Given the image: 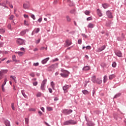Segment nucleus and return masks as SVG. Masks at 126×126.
<instances>
[{"label":"nucleus","mask_w":126,"mask_h":126,"mask_svg":"<svg viewBox=\"0 0 126 126\" xmlns=\"http://www.w3.org/2000/svg\"><path fill=\"white\" fill-rule=\"evenodd\" d=\"M102 5L103 8H104L105 9H106V8H108V7H109V4L108 3L102 4Z\"/></svg>","instance_id":"19"},{"label":"nucleus","mask_w":126,"mask_h":126,"mask_svg":"<svg viewBox=\"0 0 126 126\" xmlns=\"http://www.w3.org/2000/svg\"><path fill=\"white\" fill-rule=\"evenodd\" d=\"M70 12V13H74V12H75V9H73L71 10Z\"/></svg>","instance_id":"53"},{"label":"nucleus","mask_w":126,"mask_h":126,"mask_svg":"<svg viewBox=\"0 0 126 126\" xmlns=\"http://www.w3.org/2000/svg\"><path fill=\"white\" fill-rule=\"evenodd\" d=\"M59 61V59L58 58H55L54 60H53V62H58Z\"/></svg>","instance_id":"63"},{"label":"nucleus","mask_w":126,"mask_h":126,"mask_svg":"<svg viewBox=\"0 0 126 126\" xmlns=\"http://www.w3.org/2000/svg\"><path fill=\"white\" fill-rule=\"evenodd\" d=\"M38 114H39V116H42V115H43V113L40 111H38Z\"/></svg>","instance_id":"62"},{"label":"nucleus","mask_w":126,"mask_h":126,"mask_svg":"<svg viewBox=\"0 0 126 126\" xmlns=\"http://www.w3.org/2000/svg\"><path fill=\"white\" fill-rule=\"evenodd\" d=\"M48 90H49V92H50V93H53V90H52V89L49 88Z\"/></svg>","instance_id":"60"},{"label":"nucleus","mask_w":126,"mask_h":126,"mask_svg":"<svg viewBox=\"0 0 126 126\" xmlns=\"http://www.w3.org/2000/svg\"><path fill=\"white\" fill-rule=\"evenodd\" d=\"M32 84H33V86H37L38 85V82H37V81L33 82H32Z\"/></svg>","instance_id":"39"},{"label":"nucleus","mask_w":126,"mask_h":126,"mask_svg":"<svg viewBox=\"0 0 126 126\" xmlns=\"http://www.w3.org/2000/svg\"><path fill=\"white\" fill-rule=\"evenodd\" d=\"M89 69H90V66H85L82 69L83 70L85 71L89 70Z\"/></svg>","instance_id":"18"},{"label":"nucleus","mask_w":126,"mask_h":126,"mask_svg":"<svg viewBox=\"0 0 126 126\" xmlns=\"http://www.w3.org/2000/svg\"><path fill=\"white\" fill-rule=\"evenodd\" d=\"M29 122V120L28 119H27V118H26L25 119L26 124H28Z\"/></svg>","instance_id":"59"},{"label":"nucleus","mask_w":126,"mask_h":126,"mask_svg":"<svg viewBox=\"0 0 126 126\" xmlns=\"http://www.w3.org/2000/svg\"><path fill=\"white\" fill-rule=\"evenodd\" d=\"M20 50L21 51H23L24 53H25V49L23 47H22L21 49H20Z\"/></svg>","instance_id":"57"},{"label":"nucleus","mask_w":126,"mask_h":126,"mask_svg":"<svg viewBox=\"0 0 126 126\" xmlns=\"http://www.w3.org/2000/svg\"><path fill=\"white\" fill-rule=\"evenodd\" d=\"M4 32H5V29H0V33H1V34H3V33H4Z\"/></svg>","instance_id":"36"},{"label":"nucleus","mask_w":126,"mask_h":126,"mask_svg":"<svg viewBox=\"0 0 126 126\" xmlns=\"http://www.w3.org/2000/svg\"><path fill=\"white\" fill-rule=\"evenodd\" d=\"M47 110H48V111H53V108H52V107H47Z\"/></svg>","instance_id":"46"},{"label":"nucleus","mask_w":126,"mask_h":126,"mask_svg":"<svg viewBox=\"0 0 126 126\" xmlns=\"http://www.w3.org/2000/svg\"><path fill=\"white\" fill-rule=\"evenodd\" d=\"M93 18L92 17H89L87 18V21H90V20H92Z\"/></svg>","instance_id":"47"},{"label":"nucleus","mask_w":126,"mask_h":126,"mask_svg":"<svg viewBox=\"0 0 126 126\" xmlns=\"http://www.w3.org/2000/svg\"><path fill=\"white\" fill-rule=\"evenodd\" d=\"M32 18L33 19V20L36 19V17H35V15H34V14H32Z\"/></svg>","instance_id":"61"},{"label":"nucleus","mask_w":126,"mask_h":126,"mask_svg":"<svg viewBox=\"0 0 126 126\" xmlns=\"http://www.w3.org/2000/svg\"><path fill=\"white\" fill-rule=\"evenodd\" d=\"M39 32H40V29L37 28V29H34L32 32V33H39Z\"/></svg>","instance_id":"27"},{"label":"nucleus","mask_w":126,"mask_h":126,"mask_svg":"<svg viewBox=\"0 0 126 126\" xmlns=\"http://www.w3.org/2000/svg\"><path fill=\"white\" fill-rule=\"evenodd\" d=\"M38 22H39V23H41V22H42V18H39L38 20H37Z\"/></svg>","instance_id":"56"},{"label":"nucleus","mask_w":126,"mask_h":126,"mask_svg":"<svg viewBox=\"0 0 126 126\" xmlns=\"http://www.w3.org/2000/svg\"><path fill=\"white\" fill-rule=\"evenodd\" d=\"M24 25H25L26 26H29V24L28 23V22H27V21L25 20L24 22Z\"/></svg>","instance_id":"37"},{"label":"nucleus","mask_w":126,"mask_h":126,"mask_svg":"<svg viewBox=\"0 0 126 126\" xmlns=\"http://www.w3.org/2000/svg\"><path fill=\"white\" fill-rule=\"evenodd\" d=\"M66 19H67V21H68V22H69V21H70V20H71V19H70V18L68 16H66Z\"/></svg>","instance_id":"51"},{"label":"nucleus","mask_w":126,"mask_h":126,"mask_svg":"<svg viewBox=\"0 0 126 126\" xmlns=\"http://www.w3.org/2000/svg\"><path fill=\"white\" fill-rule=\"evenodd\" d=\"M4 85H3V84H2V86H1V89L2 91H4Z\"/></svg>","instance_id":"58"},{"label":"nucleus","mask_w":126,"mask_h":126,"mask_svg":"<svg viewBox=\"0 0 126 126\" xmlns=\"http://www.w3.org/2000/svg\"><path fill=\"white\" fill-rule=\"evenodd\" d=\"M76 124H77V121L73 120H69L63 122L64 126H74Z\"/></svg>","instance_id":"1"},{"label":"nucleus","mask_w":126,"mask_h":126,"mask_svg":"<svg viewBox=\"0 0 126 126\" xmlns=\"http://www.w3.org/2000/svg\"><path fill=\"white\" fill-rule=\"evenodd\" d=\"M24 52H16V54H18V56L19 57H22V56H23V55H24Z\"/></svg>","instance_id":"28"},{"label":"nucleus","mask_w":126,"mask_h":126,"mask_svg":"<svg viewBox=\"0 0 126 126\" xmlns=\"http://www.w3.org/2000/svg\"><path fill=\"white\" fill-rule=\"evenodd\" d=\"M66 44L67 46L68 47L69 46H70V45H71V44H72V42H71L70 41V40L67 39L66 40Z\"/></svg>","instance_id":"16"},{"label":"nucleus","mask_w":126,"mask_h":126,"mask_svg":"<svg viewBox=\"0 0 126 126\" xmlns=\"http://www.w3.org/2000/svg\"><path fill=\"white\" fill-rule=\"evenodd\" d=\"M70 87V86L68 85H65L63 87V89L64 91V93H66L67 92V89H68Z\"/></svg>","instance_id":"7"},{"label":"nucleus","mask_w":126,"mask_h":126,"mask_svg":"<svg viewBox=\"0 0 126 126\" xmlns=\"http://www.w3.org/2000/svg\"><path fill=\"white\" fill-rule=\"evenodd\" d=\"M47 81H48L47 79H45L44 80H43L42 81V82L41 83V86H40V89L42 91H45V90H46L45 88H46V84H47Z\"/></svg>","instance_id":"2"},{"label":"nucleus","mask_w":126,"mask_h":126,"mask_svg":"<svg viewBox=\"0 0 126 126\" xmlns=\"http://www.w3.org/2000/svg\"><path fill=\"white\" fill-rule=\"evenodd\" d=\"M84 13H85V14H86V15H89V14H90L91 13V12L89 10H86L84 11Z\"/></svg>","instance_id":"31"},{"label":"nucleus","mask_w":126,"mask_h":126,"mask_svg":"<svg viewBox=\"0 0 126 126\" xmlns=\"http://www.w3.org/2000/svg\"><path fill=\"white\" fill-rule=\"evenodd\" d=\"M24 17H25V18H28L29 16H28V15H27L26 14H24Z\"/></svg>","instance_id":"64"},{"label":"nucleus","mask_w":126,"mask_h":126,"mask_svg":"<svg viewBox=\"0 0 126 126\" xmlns=\"http://www.w3.org/2000/svg\"><path fill=\"white\" fill-rule=\"evenodd\" d=\"M86 48V50H91V46L88 45L87 46H83L82 47V50H84Z\"/></svg>","instance_id":"17"},{"label":"nucleus","mask_w":126,"mask_h":126,"mask_svg":"<svg viewBox=\"0 0 126 126\" xmlns=\"http://www.w3.org/2000/svg\"><path fill=\"white\" fill-rule=\"evenodd\" d=\"M83 94H84V95H87L88 94H89V92H88V91L86 90H84L83 91H82Z\"/></svg>","instance_id":"25"},{"label":"nucleus","mask_w":126,"mask_h":126,"mask_svg":"<svg viewBox=\"0 0 126 126\" xmlns=\"http://www.w3.org/2000/svg\"><path fill=\"white\" fill-rule=\"evenodd\" d=\"M104 49H106V46L105 45H103L101 47H100V48H98L97 49V51H98V52H102V51H104Z\"/></svg>","instance_id":"14"},{"label":"nucleus","mask_w":126,"mask_h":126,"mask_svg":"<svg viewBox=\"0 0 126 126\" xmlns=\"http://www.w3.org/2000/svg\"><path fill=\"white\" fill-rule=\"evenodd\" d=\"M97 15H98V16H99V17H101V16H102L103 14L101 12V10H100V9H97Z\"/></svg>","instance_id":"20"},{"label":"nucleus","mask_w":126,"mask_h":126,"mask_svg":"<svg viewBox=\"0 0 126 126\" xmlns=\"http://www.w3.org/2000/svg\"><path fill=\"white\" fill-rule=\"evenodd\" d=\"M23 7H24V8H25V9H27V8H28V7H29V5H27V4H26V3H24L23 5Z\"/></svg>","instance_id":"32"},{"label":"nucleus","mask_w":126,"mask_h":126,"mask_svg":"<svg viewBox=\"0 0 126 126\" xmlns=\"http://www.w3.org/2000/svg\"><path fill=\"white\" fill-rule=\"evenodd\" d=\"M21 93L25 98H27V95H26L25 92H24V91L23 90L21 91Z\"/></svg>","instance_id":"30"},{"label":"nucleus","mask_w":126,"mask_h":126,"mask_svg":"<svg viewBox=\"0 0 126 126\" xmlns=\"http://www.w3.org/2000/svg\"><path fill=\"white\" fill-rule=\"evenodd\" d=\"M50 85H51V86L52 88V89H53V90H55V83L54 82V81H52L51 83H50Z\"/></svg>","instance_id":"24"},{"label":"nucleus","mask_w":126,"mask_h":126,"mask_svg":"<svg viewBox=\"0 0 126 126\" xmlns=\"http://www.w3.org/2000/svg\"><path fill=\"white\" fill-rule=\"evenodd\" d=\"M24 42H25L24 40L21 38H18L17 40V44H18V45H24Z\"/></svg>","instance_id":"5"},{"label":"nucleus","mask_w":126,"mask_h":126,"mask_svg":"<svg viewBox=\"0 0 126 126\" xmlns=\"http://www.w3.org/2000/svg\"><path fill=\"white\" fill-rule=\"evenodd\" d=\"M107 78H108V76H107V75H105L103 77V82H104V83H106V82H107Z\"/></svg>","instance_id":"29"},{"label":"nucleus","mask_w":126,"mask_h":126,"mask_svg":"<svg viewBox=\"0 0 126 126\" xmlns=\"http://www.w3.org/2000/svg\"><path fill=\"white\" fill-rule=\"evenodd\" d=\"M11 108H12V110H13V111H14L15 110V107H14V103H11Z\"/></svg>","instance_id":"40"},{"label":"nucleus","mask_w":126,"mask_h":126,"mask_svg":"<svg viewBox=\"0 0 126 126\" xmlns=\"http://www.w3.org/2000/svg\"><path fill=\"white\" fill-rule=\"evenodd\" d=\"M96 76L92 77V81H93V83H96Z\"/></svg>","instance_id":"23"},{"label":"nucleus","mask_w":126,"mask_h":126,"mask_svg":"<svg viewBox=\"0 0 126 126\" xmlns=\"http://www.w3.org/2000/svg\"><path fill=\"white\" fill-rule=\"evenodd\" d=\"M4 43L2 42H0V48L3 47Z\"/></svg>","instance_id":"52"},{"label":"nucleus","mask_w":126,"mask_h":126,"mask_svg":"<svg viewBox=\"0 0 126 126\" xmlns=\"http://www.w3.org/2000/svg\"><path fill=\"white\" fill-rule=\"evenodd\" d=\"M62 72H63V73H61L60 75L62 77H67V76H68V71H65V70L63 69H62L61 70Z\"/></svg>","instance_id":"4"},{"label":"nucleus","mask_w":126,"mask_h":126,"mask_svg":"<svg viewBox=\"0 0 126 126\" xmlns=\"http://www.w3.org/2000/svg\"><path fill=\"white\" fill-rule=\"evenodd\" d=\"M115 77H116V76L115 75V74H111L109 76V79H110V80H112V79H114Z\"/></svg>","instance_id":"22"},{"label":"nucleus","mask_w":126,"mask_h":126,"mask_svg":"<svg viewBox=\"0 0 126 126\" xmlns=\"http://www.w3.org/2000/svg\"><path fill=\"white\" fill-rule=\"evenodd\" d=\"M41 95H42V93H41V92H38L36 94V97H41Z\"/></svg>","instance_id":"38"},{"label":"nucleus","mask_w":126,"mask_h":126,"mask_svg":"<svg viewBox=\"0 0 126 126\" xmlns=\"http://www.w3.org/2000/svg\"><path fill=\"white\" fill-rule=\"evenodd\" d=\"M49 60H50V58H49V57L43 59L41 61V63H42V64H45V63H47L48 62V61H49Z\"/></svg>","instance_id":"10"},{"label":"nucleus","mask_w":126,"mask_h":126,"mask_svg":"<svg viewBox=\"0 0 126 126\" xmlns=\"http://www.w3.org/2000/svg\"><path fill=\"white\" fill-rule=\"evenodd\" d=\"M41 41V39H38L37 40L35 41L36 44H39L40 43V41Z\"/></svg>","instance_id":"55"},{"label":"nucleus","mask_w":126,"mask_h":126,"mask_svg":"<svg viewBox=\"0 0 126 126\" xmlns=\"http://www.w3.org/2000/svg\"><path fill=\"white\" fill-rule=\"evenodd\" d=\"M87 27L88 28H94V27H95V25H94V24H92V23H90L87 26Z\"/></svg>","instance_id":"12"},{"label":"nucleus","mask_w":126,"mask_h":126,"mask_svg":"<svg viewBox=\"0 0 126 126\" xmlns=\"http://www.w3.org/2000/svg\"><path fill=\"white\" fill-rule=\"evenodd\" d=\"M121 95V93H118L116 94L115 95V96H114V99L116 98H118V97H120V96Z\"/></svg>","instance_id":"35"},{"label":"nucleus","mask_w":126,"mask_h":126,"mask_svg":"<svg viewBox=\"0 0 126 126\" xmlns=\"http://www.w3.org/2000/svg\"><path fill=\"white\" fill-rule=\"evenodd\" d=\"M0 71H2V75H3V74H5V73H7V70H1Z\"/></svg>","instance_id":"33"},{"label":"nucleus","mask_w":126,"mask_h":126,"mask_svg":"<svg viewBox=\"0 0 126 126\" xmlns=\"http://www.w3.org/2000/svg\"><path fill=\"white\" fill-rule=\"evenodd\" d=\"M102 82V78H97L96 79L95 83H97V84H101Z\"/></svg>","instance_id":"9"},{"label":"nucleus","mask_w":126,"mask_h":126,"mask_svg":"<svg viewBox=\"0 0 126 126\" xmlns=\"http://www.w3.org/2000/svg\"><path fill=\"white\" fill-rule=\"evenodd\" d=\"M81 35L84 37V38H87V35H86V34H84V33H82Z\"/></svg>","instance_id":"54"},{"label":"nucleus","mask_w":126,"mask_h":126,"mask_svg":"<svg viewBox=\"0 0 126 126\" xmlns=\"http://www.w3.org/2000/svg\"><path fill=\"white\" fill-rule=\"evenodd\" d=\"M11 78H12V79L14 80V82L16 83V80H15V77L13 76H10Z\"/></svg>","instance_id":"44"},{"label":"nucleus","mask_w":126,"mask_h":126,"mask_svg":"<svg viewBox=\"0 0 126 126\" xmlns=\"http://www.w3.org/2000/svg\"><path fill=\"white\" fill-rule=\"evenodd\" d=\"M26 32H27V30H24V31H22L20 32V35L24 36V35H25L26 34Z\"/></svg>","instance_id":"26"},{"label":"nucleus","mask_w":126,"mask_h":126,"mask_svg":"<svg viewBox=\"0 0 126 126\" xmlns=\"http://www.w3.org/2000/svg\"><path fill=\"white\" fill-rule=\"evenodd\" d=\"M100 66L101 67H106V66H107V64L104 63H101Z\"/></svg>","instance_id":"34"},{"label":"nucleus","mask_w":126,"mask_h":126,"mask_svg":"<svg viewBox=\"0 0 126 126\" xmlns=\"http://www.w3.org/2000/svg\"><path fill=\"white\" fill-rule=\"evenodd\" d=\"M3 75H2V71H0V80L2 79V76Z\"/></svg>","instance_id":"42"},{"label":"nucleus","mask_w":126,"mask_h":126,"mask_svg":"<svg viewBox=\"0 0 126 126\" xmlns=\"http://www.w3.org/2000/svg\"><path fill=\"white\" fill-rule=\"evenodd\" d=\"M116 55L117 56V57H119V58H122L123 57V54H122V52L121 51H118L116 52Z\"/></svg>","instance_id":"13"},{"label":"nucleus","mask_w":126,"mask_h":126,"mask_svg":"<svg viewBox=\"0 0 126 126\" xmlns=\"http://www.w3.org/2000/svg\"><path fill=\"white\" fill-rule=\"evenodd\" d=\"M4 124L6 126H10V122H9L8 120L5 121Z\"/></svg>","instance_id":"21"},{"label":"nucleus","mask_w":126,"mask_h":126,"mask_svg":"<svg viewBox=\"0 0 126 126\" xmlns=\"http://www.w3.org/2000/svg\"><path fill=\"white\" fill-rule=\"evenodd\" d=\"M6 81H7V79L6 78H5L4 79V82L3 83V85H5V84H6Z\"/></svg>","instance_id":"49"},{"label":"nucleus","mask_w":126,"mask_h":126,"mask_svg":"<svg viewBox=\"0 0 126 126\" xmlns=\"http://www.w3.org/2000/svg\"><path fill=\"white\" fill-rule=\"evenodd\" d=\"M14 18V15H11L9 18V19H10V20H12V19H13V18Z\"/></svg>","instance_id":"48"},{"label":"nucleus","mask_w":126,"mask_h":126,"mask_svg":"<svg viewBox=\"0 0 126 126\" xmlns=\"http://www.w3.org/2000/svg\"><path fill=\"white\" fill-rule=\"evenodd\" d=\"M106 14L108 18H113V14L111 12V11L108 10L106 12Z\"/></svg>","instance_id":"6"},{"label":"nucleus","mask_w":126,"mask_h":126,"mask_svg":"<svg viewBox=\"0 0 126 126\" xmlns=\"http://www.w3.org/2000/svg\"><path fill=\"white\" fill-rule=\"evenodd\" d=\"M33 66H38L39 65V63H33Z\"/></svg>","instance_id":"45"},{"label":"nucleus","mask_w":126,"mask_h":126,"mask_svg":"<svg viewBox=\"0 0 126 126\" xmlns=\"http://www.w3.org/2000/svg\"><path fill=\"white\" fill-rule=\"evenodd\" d=\"M62 112L63 114L65 115V116H67V115H70V114H71L72 113V110L71 109H63L62 111Z\"/></svg>","instance_id":"3"},{"label":"nucleus","mask_w":126,"mask_h":126,"mask_svg":"<svg viewBox=\"0 0 126 126\" xmlns=\"http://www.w3.org/2000/svg\"><path fill=\"white\" fill-rule=\"evenodd\" d=\"M94 123H93L91 121H90V122H88L87 123V126H94Z\"/></svg>","instance_id":"15"},{"label":"nucleus","mask_w":126,"mask_h":126,"mask_svg":"<svg viewBox=\"0 0 126 126\" xmlns=\"http://www.w3.org/2000/svg\"><path fill=\"white\" fill-rule=\"evenodd\" d=\"M112 65L113 67H116V66H117V63L113 62Z\"/></svg>","instance_id":"43"},{"label":"nucleus","mask_w":126,"mask_h":126,"mask_svg":"<svg viewBox=\"0 0 126 126\" xmlns=\"http://www.w3.org/2000/svg\"><path fill=\"white\" fill-rule=\"evenodd\" d=\"M7 27L10 30H11V24H8Z\"/></svg>","instance_id":"50"},{"label":"nucleus","mask_w":126,"mask_h":126,"mask_svg":"<svg viewBox=\"0 0 126 126\" xmlns=\"http://www.w3.org/2000/svg\"><path fill=\"white\" fill-rule=\"evenodd\" d=\"M78 43L79 45H81V44H82V40H81V39H79L78 40Z\"/></svg>","instance_id":"41"},{"label":"nucleus","mask_w":126,"mask_h":126,"mask_svg":"<svg viewBox=\"0 0 126 126\" xmlns=\"http://www.w3.org/2000/svg\"><path fill=\"white\" fill-rule=\"evenodd\" d=\"M12 60L13 61L15 62L16 63H20V61L16 60V56L15 55H13L12 57Z\"/></svg>","instance_id":"8"},{"label":"nucleus","mask_w":126,"mask_h":126,"mask_svg":"<svg viewBox=\"0 0 126 126\" xmlns=\"http://www.w3.org/2000/svg\"><path fill=\"white\" fill-rule=\"evenodd\" d=\"M124 39H125V35H124V34H122V35L121 37H118L117 38V41H123Z\"/></svg>","instance_id":"11"}]
</instances>
